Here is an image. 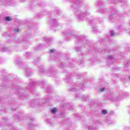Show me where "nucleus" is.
<instances>
[{"instance_id":"obj_1","label":"nucleus","mask_w":130,"mask_h":130,"mask_svg":"<svg viewBox=\"0 0 130 130\" xmlns=\"http://www.w3.org/2000/svg\"><path fill=\"white\" fill-rule=\"evenodd\" d=\"M52 113H55L56 112V108H54L51 110Z\"/></svg>"},{"instance_id":"obj_2","label":"nucleus","mask_w":130,"mask_h":130,"mask_svg":"<svg viewBox=\"0 0 130 130\" xmlns=\"http://www.w3.org/2000/svg\"><path fill=\"white\" fill-rule=\"evenodd\" d=\"M6 21H12V18H11L10 17H7L6 18Z\"/></svg>"},{"instance_id":"obj_3","label":"nucleus","mask_w":130,"mask_h":130,"mask_svg":"<svg viewBox=\"0 0 130 130\" xmlns=\"http://www.w3.org/2000/svg\"><path fill=\"white\" fill-rule=\"evenodd\" d=\"M102 113H103V114H106V113H107V111H106V110H102Z\"/></svg>"},{"instance_id":"obj_4","label":"nucleus","mask_w":130,"mask_h":130,"mask_svg":"<svg viewBox=\"0 0 130 130\" xmlns=\"http://www.w3.org/2000/svg\"><path fill=\"white\" fill-rule=\"evenodd\" d=\"M110 34H111V36H114V31L113 30H112L111 32H110Z\"/></svg>"},{"instance_id":"obj_5","label":"nucleus","mask_w":130,"mask_h":130,"mask_svg":"<svg viewBox=\"0 0 130 130\" xmlns=\"http://www.w3.org/2000/svg\"><path fill=\"white\" fill-rule=\"evenodd\" d=\"M50 53H52V52H54V49H52L50 51Z\"/></svg>"},{"instance_id":"obj_6","label":"nucleus","mask_w":130,"mask_h":130,"mask_svg":"<svg viewBox=\"0 0 130 130\" xmlns=\"http://www.w3.org/2000/svg\"><path fill=\"white\" fill-rule=\"evenodd\" d=\"M104 90H105V88H102V89L101 90V92H103V91H104Z\"/></svg>"},{"instance_id":"obj_7","label":"nucleus","mask_w":130,"mask_h":130,"mask_svg":"<svg viewBox=\"0 0 130 130\" xmlns=\"http://www.w3.org/2000/svg\"><path fill=\"white\" fill-rule=\"evenodd\" d=\"M113 58L112 56H109V58H110V59H111V58Z\"/></svg>"},{"instance_id":"obj_8","label":"nucleus","mask_w":130,"mask_h":130,"mask_svg":"<svg viewBox=\"0 0 130 130\" xmlns=\"http://www.w3.org/2000/svg\"><path fill=\"white\" fill-rule=\"evenodd\" d=\"M15 31H16V32H19V29H16V30H15Z\"/></svg>"},{"instance_id":"obj_9","label":"nucleus","mask_w":130,"mask_h":130,"mask_svg":"<svg viewBox=\"0 0 130 130\" xmlns=\"http://www.w3.org/2000/svg\"><path fill=\"white\" fill-rule=\"evenodd\" d=\"M81 15L82 16V17H84V15H83V13H81Z\"/></svg>"}]
</instances>
